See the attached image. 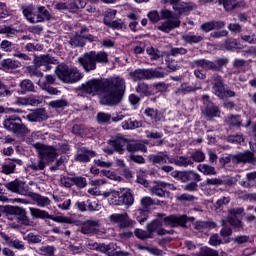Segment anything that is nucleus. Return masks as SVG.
Instances as JSON below:
<instances>
[{
  "instance_id": "obj_1",
  "label": "nucleus",
  "mask_w": 256,
  "mask_h": 256,
  "mask_svg": "<svg viewBox=\"0 0 256 256\" xmlns=\"http://www.w3.org/2000/svg\"><path fill=\"white\" fill-rule=\"evenodd\" d=\"M125 79L115 77L110 80L91 79L79 86L78 91L86 95H95L101 92L102 98L100 103L115 107L123 101L125 95Z\"/></svg>"
},
{
  "instance_id": "obj_2",
  "label": "nucleus",
  "mask_w": 256,
  "mask_h": 256,
  "mask_svg": "<svg viewBox=\"0 0 256 256\" xmlns=\"http://www.w3.org/2000/svg\"><path fill=\"white\" fill-rule=\"evenodd\" d=\"M35 149L39 151L38 159H30V163L27 164V169L30 171H43L47 167V163H51L57 159V150L52 146H45L41 143L34 144Z\"/></svg>"
},
{
  "instance_id": "obj_3",
  "label": "nucleus",
  "mask_w": 256,
  "mask_h": 256,
  "mask_svg": "<svg viewBox=\"0 0 256 256\" xmlns=\"http://www.w3.org/2000/svg\"><path fill=\"white\" fill-rule=\"evenodd\" d=\"M148 19L152 23H159V21H164L160 26H158V31H162L163 33H171L173 29H177L181 27V21L175 17L172 11L163 9L159 12L157 10H152L148 13Z\"/></svg>"
},
{
  "instance_id": "obj_4",
  "label": "nucleus",
  "mask_w": 256,
  "mask_h": 256,
  "mask_svg": "<svg viewBox=\"0 0 256 256\" xmlns=\"http://www.w3.org/2000/svg\"><path fill=\"white\" fill-rule=\"evenodd\" d=\"M78 63L86 73H91L97 69V63H109V54L105 51H90L78 58Z\"/></svg>"
},
{
  "instance_id": "obj_5",
  "label": "nucleus",
  "mask_w": 256,
  "mask_h": 256,
  "mask_svg": "<svg viewBox=\"0 0 256 256\" xmlns=\"http://www.w3.org/2000/svg\"><path fill=\"white\" fill-rule=\"evenodd\" d=\"M129 77L131 81L137 83V81H151L152 79H165L167 73L161 70V68L156 69H141L138 68L134 71L129 72Z\"/></svg>"
},
{
  "instance_id": "obj_6",
  "label": "nucleus",
  "mask_w": 256,
  "mask_h": 256,
  "mask_svg": "<svg viewBox=\"0 0 256 256\" xmlns=\"http://www.w3.org/2000/svg\"><path fill=\"white\" fill-rule=\"evenodd\" d=\"M55 74L63 83H78L83 79V73L77 68H69L65 64H59L56 67Z\"/></svg>"
},
{
  "instance_id": "obj_7",
  "label": "nucleus",
  "mask_w": 256,
  "mask_h": 256,
  "mask_svg": "<svg viewBox=\"0 0 256 256\" xmlns=\"http://www.w3.org/2000/svg\"><path fill=\"white\" fill-rule=\"evenodd\" d=\"M212 93H214L218 99L237 97V92L225 86L223 78L219 74H214L212 77Z\"/></svg>"
},
{
  "instance_id": "obj_8",
  "label": "nucleus",
  "mask_w": 256,
  "mask_h": 256,
  "mask_svg": "<svg viewBox=\"0 0 256 256\" xmlns=\"http://www.w3.org/2000/svg\"><path fill=\"white\" fill-rule=\"evenodd\" d=\"M4 129L10 131V133H14L18 137H25V135H29L31 130L25 124L21 123V118L17 116H11L6 118L3 122Z\"/></svg>"
},
{
  "instance_id": "obj_9",
  "label": "nucleus",
  "mask_w": 256,
  "mask_h": 256,
  "mask_svg": "<svg viewBox=\"0 0 256 256\" xmlns=\"http://www.w3.org/2000/svg\"><path fill=\"white\" fill-rule=\"evenodd\" d=\"M29 211L33 219H51L52 221H55V223H67L68 225L73 224V219L69 217L49 215V212L39 208L30 207Z\"/></svg>"
},
{
  "instance_id": "obj_10",
  "label": "nucleus",
  "mask_w": 256,
  "mask_h": 256,
  "mask_svg": "<svg viewBox=\"0 0 256 256\" xmlns=\"http://www.w3.org/2000/svg\"><path fill=\"white\" fill-rule=\"evenodd\" d=\"M109 221L113 225H118L119 229H127L135 225V221L132 220L127 213L112 214L109 216Z\"/></svg>"
},
{
  "instance_id": "obj_11",
  "label": "nucleus",
  "mask_w": 256,
  "mask_h": 256,
  "mask_svg": "<svg viewBox=\"0 0 256 256\" xmlns=\"http://www.w3.org/2000/svg\"><path fill=\"white\" fill-rule=\"evenodd\" d=\"M172 177L174 179H178V181H181L182 183H188V181H196V183H199L201 181V175L199 173L189 170V171H177L175 170L172 172Z\"/></svg>"
},
{
  "instance_id": "obj_12",
  "label": "nucleus",
  "mask_w": 256,
  "mask_h": 256,
  "mask_svg": "<svg viewBox=\"0 0 256 256\" xmlns=\"http://www.w3.org/2000/svg\"><path fill=\"white\" fill-rule=\"evenodd\" d=\"M243 214V208H234L229 211L228 215V223L234 227V229H237L238 231H241L243 229V222L241 221V215Z\"/></svg>"
},
{
  "instance_id": "obj_13",
  "label": "nucleus",
  "mask_w": 256,
  "mask_h": 256,
  "mask_svg": "<svg viewBox=\"0 0 256 256\" xmlns=\"http://www.w3.org/2000/svg\"><path fill=\"white\" fill-rule=\"evenodd\" d=\"M162 227H163V221L156 219L147 225V230L148 232H150V235L152 236V238L155 237L154 233H157V235H173L174 233L173 230L168 231Z\"/></svg>"
},
{
  "instance_id": "obj_14",
  "label": "nucleus",
  "mask_w": 256,
  "mask_h": 256,
  "mask_svg": "<svg viewBox=\"0 0 256 256\" xmlns=\"http://www.w3.org/2000/svg\"><path fill=\"white\" fill-rule=\"evenodd\" d=\"M202 101L204 104V115L213 119V117H219V108L213 104V102L209 101V95H203Z\"/></svg>"
},
{
  "instance_id": "obj_15",
  "label": "nucleus",
  "mask_w": 256,
  "mask_h": 256,
  "mask_svg": "<svg viewBox=\"0 0 256 256\" xmlns=\"http://www.w3.org/2000/svg\"><path fill=\"white\" fill-rule=\"evenodd\" d=\"M164 225L166 227H177L180 225V227H185V223L189 221V218H187V215H182V216H175V215H170L168 217H165L162 219Z\"/></svg>"
},
{
  "instance_id": "obj_16",
  "label": "nucleus",
  "mask_w": 256,
  "mask_h": 256,
  "mask_svg": "<svg viewBox=\"0 0 256 256\" xmlns=\"http://www.w3.org/2000/svg\"><path fill=\"white\" fill-rule=\"evenodd\" d=\"M149 161L153 163V165H165V163L169 162L171 164L175 163V159L169 158V155L164 152H159L157 154H152L148 157Z\"/></svg>"
},
{
  "instance_id": "obj_17",
  "label": "nucleus",
  "mask_w": 256,
  "mask_h": 256,
  "mask_svg": "<svg viewBox=\"0 0 256 256\" xmlns=\"http://www.w3.org/2000/svg\"><path fill=\"white\" fill-rule=\"evenodd\" d=\"M57 64V59L50 57L49 54L40 55L37 59L36 67H43L42 71H51V65Z\"/></svg>"
},
{
  "instance_id": "obj_18",
  "label": "nucleus",
  "mask_w": 256,
  "mask_h": 256,
  "mask_svg": "<svg viewBox=\"0 0 256 256\" xmlns=\"http://www.w3.org/2000/svg\"><path fill=\"white\" fill-rule=\"evenodd\" d=\"M51 19V14L45 6H36L34 13V24L43 23V21H49Z\"/></svg>"
},
{
  "instance_id": "obj_19",
  "label": "nucleus",
  "mask_w": 256,
  "mask_h": 256,
  "mask_svg": "<svg viewBox=\"0 0 256 256\" xmlns=\"http://www.w3.org/2000/svg\"><path fill=\"white\" fill-rule=\"evenodd\" d=\"M26 119L31 123H41V121H47V111L43 108L36 109L30 114L26 115Z\"/></svg>"
},
{
  "instance_id": "obj_20",
  "label": "nucleus",
  "mask_w": 256,
  "mask_h": 256,
  "mask_svg": "<svg viewBox=\"0 0 256 256\" xmlns=\"http://www.w3.org/2000/svg\"><path fill=\"white\" fill-rule=\"evenodd\" d=\"M232 159H234L236 163H251L252 165H256L255 154H253L251 151L238 153L232 156Z\"/></svg>"
},
{
  "instance_id": "obj_21",
  "label": "nucleus",
  "mask_w": 256,
  "mask_h": 256,
  "mask_svg": "<svg viewBox=\"0 0 256 256\" xmlns=\"http://www.w3.org/2000/svg\"><path fill=\"white\" fill-rule=\"evenodd\" d=\"M163 189H170L171 191H176L177 187L167 182H159L158 185L152 187L151 193L152 195H156V197H164L165 191Z\"/></svg>"
},
{
  "instance_id": "obj_22",
  "label": "nucleus",
  "mask_w": 256,
  "mask_h": 256,
  "mask_svg": "<svg viewBox=\"0 0 256 256\" xmlns=\"http://www.w3.org/2000/svg\"><path fill=\"white\" fill-rule=\"evenodd\" d=\"M96 155L97 153H95V151H91L83 147L78 150L75 159L76 161H79V163H89V161H91V157H95Z\"/></svg>"
},
{
  "instance_id": "obj_23",
  "label": "nucleus",
  "mask_w": 256,
  "mask_h": 256,
  "mask_svg": "<svg viewBox=\"0 0 256 256\" xmlns=\"http://www.w3.org/2000/svg\"><path fill=\"white\" fill-rule=\"evenodd\" d=\"M226 23L221 20H213L209 22H205L200 26L201 31H204V33H209V31H215L219 29H223L225 27Z\"/></svg>"
},
{
  "instance_id": "obj_24",
  "label": "nucleus",
  "mask_w": 256,
  "mask_h": 256,
  "mask_svg": "<svg viewBox=\"0 0 256 256\" xmlns=\"http://www.w3.org/2000/svg\"><path fill=\"white\" fill-rule=\"evenodd\" d=\"M10 215H16L19 217V219L22 221L23 225H29L30 221L29 218H27V212L24 208L18 207V206H11L8 209Z\"/></svg>"
},
{
  "instance_id": "obj_25",
  "label": "nucleus",
  "mask_w": 256,
  "mask_h": 256,
  "mask_svg": "<svg viewBox=\"0 0 256 256\" xmlns=\"http://www.w3.org/2000/svg\"><path fill=\"white\" fill-rule=\"evenodd\" d=\"M109 143L117 153H123V151H125V146H127V139L123 136H116L112 140H109Z\"/></svg>"
},
{
  "instance_id": "obj_26",
  "label": "nucleus",
  "mask_w": 256,
  "mask_h": 256,
  "mask_svg": "<svg viewBox=\"0 0 256 256\" xmlns=\"http://www.w3.org/2000/svg\"><path fill=\"white\" fill-rule=\"evenodd\" d=\"M135 203V199L133 198V194L125 188L120 189V205H126L127 207H131Z\"/></svg>"
},
{
  "instance_id": "obj_27",
  "label": "nucleus",
  "mask_w": 256,
  "mask_h": 256,
  "mask_svg": "<svg viewBox=\"0 0 256 256\" xmlns=\"http://www.w3.org/2000/svg\"><path fill=\"white\" fill-rule=\"evenodd\" d=\"M193 67H201L205 69V71H215L216 65L215 62L207 60V59H198L192 62Z\"/></svg>"
},
{
  "instance_id": "obj_28",
  "label": "nucleus",
  "mask_w": 256,
  "mask_h": 256,
  "mask_svg": "<svg viewBox=\"0 0 256 256\" xmlns=\"http://www.w3.org/2000/svg\"><path fill=\"white\" fill-rule=\"evenodd\" d=\"M17 165H23V161L20 159L10 160L2 166L1 173H4V175H11L12 173H15V167H17Z\"/></svg>"
},
{
  "instance_id": "obj_29",
  "label": "nucleus",
  "mask_w": 256,
  "mask_h": 256,
  "mask_svg": "<svg viewBox=\"0 0 256 256\" xmlns=\"http://www.w3.org/2000/svg\"><path fill=\"white\" fill-rule=\"evenodd\" d=\"M35 5L29 4V5H22L21 11L23 13V16L29 23H34L35 20Z\"/></svg>"
},
{
  "instance_id": "obj_30",
  "label": "nucleus",
  "mask_w": 256,
  "mask_h": 256,
  "mask_svg": "<svg viewBox=\"0 0 256 256\" xmlns=\"http://www.w3.org/2000/svg\"><path fill=\"white\" fill-rule=\"evenodd\" d=\"M194 227L196 231H199L200 233H205V231L215 229V227H217V224H215V222L213 221H197L195 222Z\"/></svg>"
},
{
  "instance_id": "obj_31",
  "label": "nucleus",
  "mask_w": 256,
  "mask_h": 256,
  "mask_svg": "<svg viewBox=\"0 0 256 256\" xmlns=\"http://www.w3.org/2000/svg\"><path fill=\"white\" fill-rule=\"evenodd\" d=\"M126 149L128 153H137L139 151H141L142 153H147V147L141 142H127Z\"/></svg>"
},
{
  "instance_id": "obj_32",
  "label": "nucleus",
  "mask_w": 256,
  "mask_h": 256,
  "mask_svg": "<svg viewBox=\"0 0 256 256\" xmlns=\"http://www.w3.org/2000/svg\"><path fill=\"white\" fill-rule=\"evenodd\" d=\"M2 238L4 241H6V245H8V247H13L14 249H18V251H24L25 243H23V241L18 239H11L7 235H2Z\"/></svg>"
},
{
  "instance_id": "obj_33",
  "label": "nucleus",
  "mask_w": 256,
  "mask_h": 256,
  "mask_svg": "<svg viewBox=\"0 0 256 256\" xmlns=\"http://www.w3.org/2000/svg\"><path fill=\"white\" fill-rule=\"evenodd\" d=\"M163 3H170V5H173L174 11H178L179 15H185L187 11H190L191 8L189 6H185L183 4H179V1L181 0H162Z\"/></svg>"
},
{
  "instance_id": "obj_34",
  "label": "nucleus",
  "mask_w": 256,
  "mask_h": 256,
  "mask_svg": "<svg viewBox=\"0 0 256 256\" xmlns=\"http://www.w3.org/2000/svg\"><path fill=\"white\" fill-rule=\"evenodd\" d=\"M98 225L99 222L95 220H88L82 225L81 233H83V235H91V233H94L95 227H98Z\"/></svg>"
},
{
  "instance_id": "obj_35",
  "label": "nucleus",
  "mask_w": 256,
  "mask_h": 256,
  "mask_svg": "<svg viewBox=\"0 0 256 256\" xmlns=\"http://www.w3.org/2000/svg\"><path fill=\"white\" fill-rule=\"evenodd\" d=\"M197 89L201 87H196L195 85H189L187 83L181 84V86L175 91L176 95H187V93H195Z\"/></svg>"
},
{
  "instance_id": "obj_36",
  "label": "nucleus",
  "mask_w": 256,
  "mask_h": 256,
  "mask_svg": "<svg viewBox=\"0 0 256 256\" xmlns=\"http://www.w3.org/2000/svg\"><path fill=\"white\" fill-rule=\"evenodd\" d=\"M256 171L249 172L246 174V181H241L240 185L245 189H251L255 187Z\"/></svg>"
},
{
  "instance_id": "obj_37",
  "label": "nucleus",
  "mask_w": 256,
  "mask_h": 256,
  "mask_svg": "<svg viewBox=\"0 0 256 256\" xmlns=\"http://www.w3.org/2000/svg\"><path fill=\"white\" fill-rule=\"evenodd\" d=\"M144 114L146 117H150L152 121H155V123L161 121L163 119V114L159 112V110L154 109V108H146L144 111Z\"/></svg>"
},
{
  "instance_id": "obj_38",
  "label": "nucleus",
  "mask_w": 256,
  "mask_h": 256,
  "mask_svg": "<svg viewBox=\"0 0 256 256\" xmlns=\"http://www.w3.org/2000/svg\"><path fill=\"white\" fill-rule=\"evenodd\" d=\"M107 197L111 205H121V191L111 190L107 193Z\"/></svg>"
},
{
  "instance_id": "obj_39",
  "label": "nucleus",
  "mask_w": 256,
  "mask_h": 256,
  "mask_svg": "<svg viewBox=\"0 0 256 256\" xmlns=\"http://www.w3.org/2000/svg\"><path fill=\"white\" fill-rule=\"evenodd\" d=\"M86 5H87V2H85V0H69L68 1V9L73 13H75V11H79V9H84Z\"/></svg>"
},
{
  "instance_id": "obj_40",
  "label": "nucleus",
  "mask_w": 256,
  "mask_h": 256,
  "mask_svg": "<svg viewBox=\"0 0 256 256\" xmlns=\"http://www.w3.org/2000/svg\"><path fill=\"white\" fill-rule=\"evenodd\" d=\"M32 200L38 207H48V205H51V200L49 198L39 194H32Z\"/></svg>"
},
{
  "instance_id": "obj_41",
  "label": "nucleus",
  "mask_w": 256,
  "mask_h": 256,
  "mask_svg": "<svg viewBox=\"0 0 256 256\" xmlns=\"http://www.w3.org/2000/svg\"><path fill=\"white\" fill-rule=\"evenodd\" d=\"M139 127H143V122L139 120L128 119L122 122V128L129 129H139Z\"/></svg>"
},
{
  "instance_id": "obj_42",
  "label": "nucleus",
  "mask_w": 256,
  "mask_h": 256,
  "mask_svg": "<svg viewBox=\"0 0 256 256\" xmlns=\"http://www.w3.org/2000/svg\"><path fill=\"white\" fill-rule=\"evenodd\" d=\"M0 65L3 71H11L12 69H17L20 64L15 60L5 59L1 61Z\"/></svg>"
},
{
  "instance_id": "obj_43",
  "label": "nucleus",
  "mask_w": 256,
  "mask_h": 256,
  "mask_svg": "<svg viewBox=\"0 0 256 256\" xmlns=\"http://www.w3.org/2000/svg\"><path fill=\"white\" fill-rule=\"evenodd\" d=\"M5 187L8 189V191H11L12 193H21L23 182L19 180H14L12 182L6 183Z\"/></svg>"
},
{
  "instance_id": "obj_44",
  "label": "nucleus",
  "mask_w": 256,
  "mask_h": 256,
  "mask_svg": "<svg viewBox=\"0 0 256 256\" xmlns=\"http://www.w3.org/2000/svg\"><path fill=\"white\" fill-rule=\"evenodd\" d=\"M197 169L203 175H217V170L215 169V167H213L209 164H199L197 166Z\"/></svg>"
},
{
  "instance_id": "obj_45",
  "label": "nucleus",
  "mask_w": 256,
  "mask_h": 256,
  "mask_svg": "<svg viewBox=\"0 0 256 256\" xmlns=\"http://www.w3.org/2000/svg\"><path fill=\"white\" fill-rule=\"evenodd\" d=\"M31 91H35V85L33 84V82L31 80H23L20 83V93H22V95H25V93H29Z\"/></svg>"
},
{
  "instance_id": "obj_46",
  "label": "nucleus",
  "mask_w": 256,
  "mask_h": 256,
  "mask_svg": "<svg viewBox=\"0 0 256 256\" xmlns=\"http://www.w3.org/2000/svg\"><path fill=\"white\" fill-rule=\"evenodd\" d=\"M94 249H99L101 253H106L108 256H112L115 251L113 244H94Z\"/></svg>"
},
{
  "instance_id": "obj_47",
  "label": "nucleus",
  "mask_w": 256,
  "mask_h": 256,
  "mask_svg": "<svg viewBox=\"0 0 256 256\" xmlns=\"http://www.w3.org/2000/svg\"><path fill=\"white\" fill-rule=\"evenodd\" d=\"M182 39L185 43H189L190 45H193V43H201V41H203V37L195 34L183 35Z\"/></svg>"
},
{
  "instance_id": "obj_48",
  "label": "nucleus",
  "mask_w": 256,
  "mask_h": 256,
  "mask_svg": "<svg viewBox=\"0 0 256 256\" xmlns=\"http://www.w3.org/2000/svg\"><path fill=\"white\" fill-rule=\"evenodd\" d=\"M69 44L71 45V47H84L85 46V36H81V35L73 36L70 39Z\"/></svg>"
},
{
  "instance_id": "obj_49",
  "label": "nucleus",
  "mask_w": 256,
  "mask_h": 256,
  "mask_svg": "<svg viewBox=\"0 0 256 256\" xmlns=\"http://www.w3.org/2000/svg\"><path fill=\"white\" fill-rule=\"evenodd\" d=\"M135 237L137 239H141V241H145V239H153V236L150 234L149 230H143V229H136L134 231Z\"/></svg>"
},
{
  "instance_id": "obj_50",
  "label": "nucleus",
  "mask_w": 256,
  "mask_h": 256,
  "mask_svg": "<svg viewBox=\"0 0 256 256\" xmlns=\"http://www.w3.org/2000/svg\"><path fill=\"white\" fill-rule=\"evenodd\" d=\"M141 208L144 211H149L153 205H155V201L151 199L149 196H145L140 200Z\"/></svg>"
},
{
  "instance_id": "obj_51",
  "label": "nucleus",
  "mask_w": 256,
  "mask_h": 256,
  "mask_svg": "<svg viewBox=\"0 0 256 256\" xmlns=\"http://www.w3.org/2000/svg\"><path fill=\"white\" fill-rule=\"evenodd\" d=\"M174 163L178 167H189V165H193V160L189 157L180 156L177 160L174 159Z\"/></svg>"
},
{
  "instance_id": "obj_52",
  "label": "nucleus",
  "mask_w": 256,
  "mask_h": 256,
  "mask_svg": "<svg viewBox=\"0 0 256 256\" xmlns=\"http://www.w3.org/2000/svg\"><path fill=\"white\" fill-rule=\"evenodd\" d=\"M136 93H140L145 97H149L151 95V91H149V85L145 82H141L136 86Z\"/></svg>"
},
{
  "instance_id": "obj_53",
  "label": "nucleus",
  "mask_w": 256,
  "mask_h": 256,
  "mask_svg": "<svg viewBox=\"0 0 256 256\" xmlns=\"http://www.w3.org/2000/svg\"><path fill=\"white\" fill-rule=\"evenodd\" d=\"M136 219L139 223H145V221L149 219V210H143L142 208H139L136 211Z\"/></svg>"
},
{
  "instance_id": "obj_54",
  "label": "nucleus",
  "mask_w": 256,
  "mask_h": 256,
  "mask_svg": "<svg viewBox=\"0 0 256 256\" xmlns=\"http://www.w3.org/2000/svg\"><path fill=\"white\" fill-rule=\"evenodd\" d=\"M227 143H235V145H241L245 141L242 134L229 135L226 138Z\"/></svg>"
},
{
  "instance_id": "obj_55",
  "label": "nucleus",
  "mask_w": 256,
  "mask_h": 256,
  "mask_svg": "<svg viewBox=\"0 0 256 256\" xmlns=\"http://www.w3.org/2000/svg\"><path fill=\"white\" fill-rule=\"evenodd\" d=\"M224 47L227 51H233V49H241L236 39L230 38L225 41Z\"/></svg>"
},
{
  "instance_id": "obj_56",
  "label": "nucleus",
  "mask_w": 256,
  "mask_h": 256,
  "mask_svg": "<svg viewBox=\"0 0 256 256\" xmlns=\"http://www.w3.org/2000/svg\"><path fill=\"white\" fill-rule=\"evenodd\" d=\"M188 51L187 49L180 47H174L170 49L169 55H171L172 57H179V55H187Z\"/></svg>"
},
{
  "instance_id": "obj_57",
  "label": "nucleus",
  "mask_w": 256,
  "mask_h": 256,
  "mask_svg": "<svg viewBox=\"0 0 256 256\" xmlns=\"http://www.w3.org/2000/svg\"><path fill=\"white\" fill-rule=\"evenodd\" d=\"M191 158L195 163H203L205 161V153L201 150H197L194 153H192Z\"/></svg>"
},
{
  "instance_id": "obj_58",
  "label": "nucleus",
  "mask_w": 256,
  "mask_h": 256,
  "mask_svg": "<svg viewBox=\"0 0 256 256\" xmlns=\"http://www.w3.org/2000/svg\"><path fill=\"white\" fill-rule=\"evenodd\" d=\"M111 119H112V116L109 113L99 112L97 114L98 123H109V121H111Z\"/></svg>"
},
{
  "instance_id": "obj_59",
  "label": "nucleus",
  "mask_w": 256,
  "mask_h": 256,
  "mask_svg": "<svg viewBox=\"0 0 256 256\" xmlns=\"http://www.w3.org/2000/svg\"><path fill=\"white\" fill-rule=\"evenodd\" d=\"M237 5H239L237 0H223V7L227 11H233Z\"/></svg>"
},
{
  "instance_id": "obj_60",
  "label": "nucleus",
  "mask_w": 256,
  "mask_h": 256,
  "mask_svg": "<svg viewBox=\"0 0 256 256\" xmlns=\"http://www.w3.org/2000/svg\"><path fill=\"white\" fill-rule=\"evenodd\" d=\"M204 184L219 187L220 185H225V181L221 178H207Z\"/></svg>"
},
{
  "instance_id": "obj_61",
  "label": "nucleus",
  "mask_w": 256,
  "mask_h": 256,
  "mask_svg": "<svg viewBox=\"0 0 256 256\" xmlns=\"http://www.w3.org/2000/svg\"><path fill=\"white\" fill-rule=\"evenodd\" d=\"M49 106L53 109H61L63 107H67V101L60 99L49 102Z\"/></svg>"
},
{
  "instance_id": "obj_62",
  "label": "nucleus",
  "mask_w": 256,
  "mask_h": 256,
  "mask_svg": "<svg viewBox=\"0 0 256 256\" xmlns=\"http://www.w3.org/2000/svg\"><path fill=\"white\" fill-rule=\"evenodd\" d=\"M230 127H241V117L240 116H230L227 120Z\"/></svg>"
},
{
  "instance_id": "obj_63",
  "label": "nucleus",
  "mask_w": 256,
  "mask_h": 256,
  "mask_svg": "<svg viewBox=\"0 0 256 256\" xmlns=\"http://www.w3.org/2000/svg\"><path fill=\"white\" fill-rule=\"evenodd\" d=\"M105 25L112 29H123V22L121 20L107 21L104 20Z\"/></svg>"
},
{
  "instance_id": "obj_64",
  "label": "nucleus",
  "mask_w": 256,
  "mask_h": 256,
  "mask_svg": "<svg viewBox=\"0 0 256 256\" xmlns=\"http://www.w3.org/2000/svg\"><path fill=\"white\" fill-rule=\"evenodd\" d=\"M40 253L46 256L55 255V248L53 246H42L40 247Z\"/></svg>"
}]
</instances>
